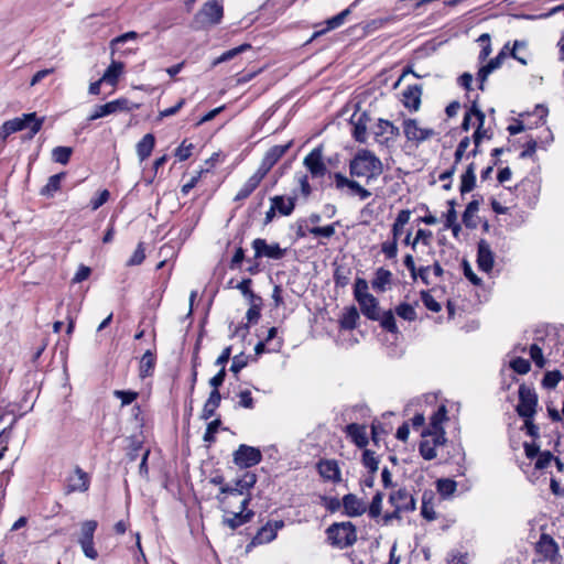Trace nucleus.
Returning <instances> with one entry per match:
<instances>
[{
  "label": "nucleus",
  "mask_w": 564,
  "mask_h": 564,
  "mask_svg": "<svg viewBox=\"0 0 564 564\" xmlns=\"http://www.w3.org/2000/svg\"><path fill=\"white\" fill-rule=\"evenodd\" d=\"M382 500H383V495L381 492H377L373 498H372V501L369 506V516L371 518H377L380 516L381 513V508H382Z\"/></svg>",
  "instance_id": "53"
},
{
  "label": "nucleus",
  "mask_w": 564,
  "mask_h": 564,
  "mask_svg": "<svg viewBox=\"0 0 564 564\" xmlns=\"http://www.w3.org/2000/svg\"><path fill=\"white\" fill-rule=\"evenodd\" d=\"M403 133L409 142H413L416 145L431 140L436 135L434 129L422 126L417 119H404L402 123Z\"/></svg>",
  "instance_id": "7"
},
{
  "label": "nucleus",
  "mask_w": 564,
  "mask_h": 564,
  "mask_svg": "<svg viewBox=\"0 0 564 564\" xmlns=\"http://www.w3.org/2000/svg\"><path fill=\"white\" fill-rule=\"evenodd\" d=\"M457 488V484L455 480L449 478H444L437 480V491L443 498L451 497Z\"/></svg>",
  "instance_id": "36"
},
{
  "label": "nucleus",
  "mask_w": 564,
  "mask_h": 564,
  "mask_svg": "<svg viewBox=\"0 0 564 564\" xmlns=\"http://www.w3.org/2000/svg\"><path fill=\"white\" fill-rule=\"evenodd\" d=\"M72 152L73 150L69 147H56L52 151V158L57 163L66 164L70 159Z\"/></svg>",
  "instance_id": "43"
},
{
  "label": "nucleus",
  "mask_w": 564,
  "mask_h": 564,
  "mask_svg": "<svg viewBox=\"0 0 564 564\" xmlns=\"http://www.w3.org/2000/svg\"><path fill=\"white\" fill-rule=\"evenodd\" d=\"M478 209H479L478 200H471L468 203V205L463 214V221L466 227H475V223L473 221V218L477 214Z\"/></svg>",
  "instance_id": "41"
},
{
  "label": "nucleus",
  "mask_w": 564,
  "mask_h": 564,
  "mask_svg": "<svg viewBox=\"0 0 564 564\" xmlns=\"http://www.w3.org/2000/svg\"><path fill=\"white\" fill-rule=\"evenodd\" d=\"M346 432L358 447H365L368 444V438L364 426L351 423L347 425Z\"/></svg>",
  "instance_id": "32"
},
{
  "label": "nucleus",
  "mask_w": 564,
  "mask_h": 564,
  "mask_svg": "<svg viewBox=\"0 0 564 564\" xmlns=\"http://www.w3.org/2000/svg\"><path fill=\"white\" fill-rule=\"evenodd\" d=\"M124 64L122 62L112 61L101 76V80L111 86H116L120 76L123 74Z\"/></svg>",
  "instance_id": "27"
},
{
  "label": "nucleus",
  "mask_w": 564,
  "mask_h": 564,
  "mask_svg": "<svg viewBox=\"0 0 564 564\" xmlns=\"http://www.w3.org/2000/svg\"><path fill=\"white\" fill-rule=\"evenodd\" d=\"M44 118L39 119L35 112L25 113L20 118L6 121L0 128V139H7L11 133L30 128L32 135L37 133L43 124Z\"/></svg>",
  "instance_id": "4"
},
{
  "label": "nucleus",
  "mask_w": 564,
  "mask_h": 564,
  "mask_svg": "<svg viewBox=\"0 0 564 564\" xmlns=\"http://www.w3.org/2000/svg\"><path fill=\"white\" fill-rule=\"evenodd\" d=\"M349 13H350V10L346 9V10L341 11L340 13H338L337 15L328 19L326 21L327 30H334V29L339 28L345 22V19L349 15Z\"/></svg>",
  "instance_id": "56"
},
{
  "label": "nucleus",
  "mask_w": 564,
  "mask_h": 564,
  "mask_svg": "<svg viewBox=\"0 0 564 564\" xmlns=\"http://www.w3.org/2000/svg\"><path fill=\"white\" fill-rule=\"evenodd\" d=\"M139 37V34L134 31H129L127 33H123L115 39H112L110 41V48H111V54L115 53V51L118 50V45L120 44H123L128 41H133V40H137Z\"/></svg>",
  "instance_id": "46"
},
{
  "label": "nucleus",
  "mask_w": 564,
  "mask_h": 564,
  "mask_svg": "<svg viewBox=\"0 0 564 564\" xmlns=\"http://www.w3.org/2000/svg\"><path fill=\"white\" fill-rule=\"evenodd\" d=\"M538 395L533 388L525 384L519 387V403L517 413L523 419H533L536 413Z\"/></svg>",
  "instance_id": "8"
},
{
  "label": "nucleus",
  "mask_w": 564,
  "mask_h": 564,
  "mask_svg": "<svg viewBox=\"0 0 564 564\" xmlns=\"http://www.w3.org/2000/svg\"><path fill=\"white\" fill-rule=\"evenodd\" d=\"M421 300L425 307L432 312L437 313L442 308L441 304L427 291L421 292Z\"/></svg>",
  "instance_id": "55"
},
{
  "label": "nucleus",
  "mask_w": 564,
  "mask_h": 564,
  "mask_svg": "<svg viewBox=\"0 0 564 564\" xmlns=\"http://www.w3.org/2000/svg\"><path fill=\"white\" fill-rule=\"evenodd\" d=\"M292 142H288L282 145H274L270 148L258 169H260L263 173L268 174L269 171L274 166V164L286 153V151L291 148Z\"/></svg>",
  "instance_id": "15"
},
{
  "label": "nucleus",
  "mask_w": 564,
  "mask_h": 564,
  "mask_svg": "<svg viewBox=\"0 0 564 564\" xmlns=\"http://www.w3.org/2000/svg\"><path fill=\"white\" fill-rule=\"evenodd\" d=\"M194 145L192 143H187L186 140H184L180 147L175 151V155L180 161H185L192 155Z\"/></svg>",
  "instance_id": "60"
},
{
  "label": "nucleus",
  "mask_w": 564,
  "mask_h": 564,
  "mask_svg": "<svg viewBox=\"0 0 564 564\" xmlns=\"http://www.w3.org/2000/svg\"><path fill=\"white\" fill-rule=\"evenodd\" d=\"M251 47L250 44H241L235 48H231L229 51L224 52L218 58H216L213 63V65H218L220 63L227 62L234 57H236L238 54L246 52Z\"/></svg>",
  "instance_id": "39"
},
{
  "label": "nucleus",
  "mask_w": 564,
  "mask_h": 564,
  "mask_svg": "<svg viewBox=\"0 0 564 564\" xmlns=\"http://www.w3.org/2000/svg\"><path fill=\"white\" fill-rule=\"evenodd\" d=\"M530 357L534 361L536 367H539V368L544 367L545 360L543 357V352H542V349L536 344L531 345Z\"/></svg>",
  "instance_id": "61"
},
{
  "label": "nucleus",
  "mask_w": 564,
  "mask_h": 564,
  "mask_svg": "<svg viewBox=\"0 0 564 564\" xmlns=\"http://www.w3.org/2000/svg\"><path fill=\"white\" fill-rule=\"evenodd\" d=\"M448 205H449V209L446 213V224H445V226H446V228H451V229H460V226L457 223V214H456V210H455V202L454 200H449Z\"/></svg>",
  "instance_id": "50"
},
{
  "label": "nucleus",
  "mask_w": 564,
  "mask_h": 564,
  "mask_svg": "<svg viewBox=\"0 0 564 564\" xmlns=\"http://www.w3.org/2000/svg\"><path fill=\"white\" fill-rule=\"evenodd\" d=\"M562 379V373L557 370L547 371L542 380V386L546 389H554Z\"/></svg>",
  "instance_id": "49"
},
{
  "label": "nucleus",
  "mask_w": 564,
  "mask_h": 564,
  "mask_svg": "<svg viewBox=\"0 0 564 564\" xmlns=\"http://www.w3.org/2000/svg\"><path fill=\"white\" fill-rule=\"evenodd\" d=\"M473 112L477 121V129L473 138L476 148H479L481 140L485 138L490 139V135L487 133V130L484 129L485 113L476 106V104L473 105Z\"/></svg>",
  "instance_id": "28"
},
{
  "label": "nucleus",
  "mask_w": 564,
  "mask_h": 564,
  "mask_svg": "<svg viewBox=\"0 0 564 564\" xmlns=\"http://www.w3.org/2000/svg\"><path fill=\"white\" fill-rule=\"evenodd\" d=\"M89 488V476L82 468L76 467L74 473L67 477L66 492H85Z\"/></svg>",
  "instance_id": "16"
},
{
  "label": "nucleus",
  "mask_w": 564,
  "mask_h": 564,
  "mask_svg": "<svg viewBox=\"0 0 564 564\" xmlns=\"http://www.w3.org/2000/svg\"><path fill=\"white\" fill-rule=\"evenodd\" d=\"M495 256L491 251L489 243L480 240L478 243L477 264L478 268L485 272H490L494 268Z\"/></svg>",
  "instance_id": "21"
},
{
  "label": "nucleus",
  "mask_w": 564,
  "mask_h": 564,
  "mask_svg": "<svg viewBox=\"0 0 564 564\" xmlns=\"http://www.w3.org/2000/svg\"><path fill=\"white\" fill-rule=\"evenodd\" d=\"M317 469L319 475L326 479L334 482L340 481V469L336 460L333 459H324L321 460L317 465Z\"/></svg>",
  "instance_id": "25"
},
{
  "label": "nucleus",
  "mask_w": 564,
  "mask_h": 564,
  "mask_svg": "<svg viewBox=\"0 0 564 564\" xmlns=\"http://www.w3.org/2000/svg\"><path fill=\"white\" fill-rule=\"evenodd\" d=\"M97 525V521L95 520L84 521L80 525L78 543L80 544L85 556L90 560H96L98 556V553L94 547V534Z\"/></svg>",
  "instance_id": "9"
},
{
  "label": "nucleus",
  "mask_w": 564,
  "mask_h": 564,
  "mask_svg": "<svg viewBox=\"0 0 564 564\" xmlns=\"http://www.w3.org/2000/svg\"><path fill=\"white\" fill-rule=\"evenodd\" d=\"M525 50H527V42L514 41L512 50L510 52V55L514 59H517L519 63H521L522 65H527L528 64L527 57H525V55L521 54V51H525Z\"/></svg>",
  "instance_id": "47"
},
{
  "label": "nucleus",
  "mask_w": 564,
  "mask_h": 564,
  "mask_svg": "<svg viewBox=\"0 0 564 564\" xmlns=\"http://www.w3.org/2000/svg\"><path fill=\"white\" fill-rule=\"evenodd\" d=\"M335 185L338 189H343L348 187L354 194L358 195L361 200H365L371 196V193L362 187L358 182L354 180H349L347 176L341 173L334 174Z\"/></svg>",
  "instance_id": "17"
},
{
  "label": "nucleus",
  "mask_w": 564,
  "mask_h": 564,
  "mask_svg": "<svg viewBox=\"0 0 564 564\" xmlns=\"http://www.w3.org/2000/svg\"><path fill=\"white\" fill-rule=\"evenodd\" d=\"M446 413H447V410H446L445 405L440 406L438 410L431 417L430 430H434V431L444 430L442 424L447 419Z\"/></svg>",
  "instance_id": "42"
},
{
  "label": "nucleus",
  "mask_w": 564,
  "mask_h": 564,
  "mask_svg": "<svg viewBox=\"0 0 564 564\" xmlns=\"http://www.w3.org/2000/svg\"><path fill=\"white\" fill-rule=\"evenodd\" d=\"M144 258H145V252H144L143 243L140 242L138 245L137 249L134 250L133 254L131 256V258L128 260L127 265H139L143 262Z\"/></svg>",
  "instance_id": "63"
},
{
  "label": "nucleus",
  "mask_w": 564,
  "mask_h": 564,
  "mask_svg": "<svg viewBox=\"0 0 564 564\" xmlns=\"http://www.w3.org/2000/svg\"><path fill=\"white\" fill-rule=\"evenodd\" d=\"M220 401H221V395H220L219 391L212 390L208 399L206 400V402L204 404V408H203V411L200 414V419H203V420L210 419L215 414L216 409L219 406Z\"/></svg>",
  "instance_id": "31"
},
{
  "label": "nucleus",
  "mask_w": 564,
  "mask_h": 564,
  "mask_svg": "<svg viewBox=\"0 0 564 564\" xmlns=\"http://www.w3.org/2000/svg\"><path fill=\"white\" fill-rule=\"evenodd\" d=\"M283 527V522L282 521H276L274 523V529L271 528V527H263L258 535H257V539L260 541V542H270L272 541L275 535H276V530L278 529H281Z\"/></svg>",
  "instance_id": "40"
},
{
  "label": "nucleus",
  "mask_w": 564,
  "mask_h": 564,
  "mask_svg": "<svg viewBox=\"0 0 564 564\" xmlns=\"http://www.w3.org/2000/svg\"><path fill=\"white\" fill-rule=\"evenodd\" d=\"M351 176L365 177L367 182L378 178L383 172L381 160L371 151L359 150L349 163Z\"/></svg>",
  "instance_id": "1"
},
{
  "label": "nucleus",
  "mask_w": 564,
  "mask_h": 564,
  "mask_svg": "<svg viewBox=\"0 0 564 564\" xmlns=\"http://www.w3.org/2000/svg\"><path fill=\"white\" fill-rule=\"evenodd\" d=\"M224 17L223 0H208L194 17L197 29H208L221 22Z\"/></svg>",
  "instance_id": "3"
},
{
  "label": "nucleus",
  "mask_w": 564,
  "mask_h": 564,
  "mask_svg": "<svg viewBox=\"0 0 564 564\" xmlns=\"http://www.w3.org/2000/svg\"><path fill=\"white\" fill-rule=\"evenodd\" d=\"M391 503L395 507L397 511H413L415 510V500L413 496L405 489H400L390 496Z\"/></svg>",
  "instance_id": "22"
},
{
  "label": "nucleus",
  "mask_w": 564,
  "mask_h": 564,
  "mask_svg": "<svg viewBox=\"0 0 564 564\" xmlns=\"http://www.w3.org/2000/svg\"><path fill=\"white\" fill-rule=\"evenodd\" d=\"M155 357L151 350H147L140 360V376L147 377L150 371L154 368Z\"/></svg>",
  "instance_id": "38"
},
{
  "label": "nucleus",
  "mask_w": 564,
  "mask_h": 564,
  "mask_svg": "<svg viewBox=\"0 0 564 564\" xmlns=\"http://www.w3.org/2000/svg\"><path fill=\"white\" fill-rule=\"evenodd\" d=\"M475 164L470 163L466 170V172L462 175L460 180V193L466 194L469 193L476 184V174H475Z\"/></svg>",
  "instance_id": "33"
},
{
  "label": "nucleus",
  "mask_w": 564,
  "mask_h": 564,
  "mask_svg": "<svg viewBox=\"0 0 564 564\" xmlns=\"http://www.w3.org/2000/svg\"><path fill=\"white\" fill-rule=\"evenodd\" d=\"M376 141L381 145H389L400 134V130L392 122L379 119L373 128Z\"/></svg>",
  "instance_id": "13"
},
{
  "label": "nucleus",
  "mask_w": 564,
  "mask_h": 564,
  "mask_svg": "<svg viewBox=\"0 0 564 564\" xmlns=\"http://www.w3.org/2000/svg\"><path fill=\"white\" fill-rule=\"evenodd\" d=\"M432 237H433V234L431 230H426V229H419L416 235H415V238L414 240L412 241L411 243V247L413 249H415L416 245L421 241L422 243H424L425 246H429L431 243V240H432Z\"/></svg>",
  "instance_id": "57"
},
{
  "label": "nucleus",
  "mask_w": 564,
  "mask_h": 564,
  "mask_svg": "<svg viewBox=\"0 0 564 564\" xmlns=\"http://www.w3.org/2000/svg\"><path fill=\"white\" fill-rule=\"evenodd\" d=\"M250 502V496L243 497L238 500V507L231 508V501L229 500V510H226L223 506L219 505V508L227 513L228 516H225L223 518V524L228 527L231 530H235L239 528L240 525L248 522L251 517L253 516L252 511H248L245 513V510L247 509L248 505Z\"/></svg>",
  "instance_id": "6"
},
{
  "label": "nucleus",
  "mask_w": 564,
  "mask_h": 564,
  "mask_svg": "<svg viewBox=\"0 0 564 564\" xmlns=\"http://www.w3.org/2000/svg\"><path fill=\"white\" fill-rule=\"evenodd\" d=\"M478 42L485 44L479 53V59L485 61L491 54L490 35L488 33L481 34L478 37Z\"/></svg>",
  "instance_id": "59"
},
{
  "label": "nucleus",
  "mask_w": 564,
  "mask_h": 564,
  "mask_svg": "<svg viewBox=\"0 0 564 564\" xmlns=\"http://www.w3.org/2000/svg\"><path fill=\"white\" fill-rule=\"evenodd\" d=\"M422 87L410 85L402 93V104L411 111H417L421 106Z\"/></svg>",
  "instance_id": "20"
},
{
  "label": "nucleus",
  "mask_w": 564,
  "mask_h": 564,
  "mask_svg": "<svg viewBox=\"0 0 564 564\" xmlns=\"http://www.w3.org/2000/svg\"><path fill=\"white\" fill-rule=\"evenodd\" d=\"M508 45L503 47V50L494 58H491L486 65L481 66L478 72V80L480 83L479 88L484 90V84L487 80L488 76L496 69H498L503 59L506 58V50Z\"/></svg>",
  "instance_id": "23"
},
{
  "label": "nucleus",
  "mask_w": 564,
  "mask_h": 564,
  "mask_svg": "<svg viewBox=\"0 0 564 564\" xmlns=\"http://www.w3.org/2000/svg\"><path fill=\"white\" fill-rule=\"evenodd\" d=\"M308 232L315 237L330 238L335 235V224L324 227H312L308 229Z\"/></svg>",
  "instance_id": "54"
},
{
  "label": "nucleus",
  "mask_w": 564,
  "mask_h": 564,
  "mask_svg": "<svg viewBox=\"0 0 564 564\" xmlns=\"http://www.w3.org/2000/svg\"><path fill=\"white\" fill-rule=\"evenodd\" d=\"M303 163L313 177H321L326 173V165L323 162V151L321 148L313 149L304 158Z\"/></svg>",
  "instance_id": "14"
},
{
  "label": "nucleus",
  "mask_w": 564,
  "mask_h": 564,
  "mask_svg": "<svg viewBox=\"0 0 564 564\" xmlns=\"http://www.w3.org/2000/svg\"><path fill=\"white\" fill-rule=\"evenodd\" d=\"M154 144H155V138L152 133H147L137 143V147H135L137 155L141 162L151 155V153L154 149Z\"/></svg>",
  "instance_id": "30"
},
{
  "label": "nucleus",
  "mask_w": 564,
  "mask_h": 564,
  "mask_svg": "<svg viewBox=\"0 0 564 564\" xmlns=\"http://www.w3.org/2000/svg\"><path fill=\"white\" fill-rule=\"evenodd\" d=\"M536 551L551 562H555L556 557H558V546L556 542L552 536L545 533L541 534L536 543Z\"/></svg>",
  "instance_id": "19"
},
{
  "label": "nucleus",
  "mask_w": 564,
  "mask_h": 564,
  "mask_svg": "<svg viewBox=\"0 0 564 564\" xmlns=\"http://www.w3.org/2000/svg\"><path fill=\"white\" fill-rule=\"evenodd\" d=\"M254 258H268L280 260L285 256L286 250L282 249L279 243L269 245L265 239L257 238L252 241Z\"/></svg>",
  "instance_id": "12"
},
{
  "label": "nucleus",
  "mask_w": 564,
  "mask_h": 564,
  "mask_svg": "<svg viewBox=\"0 0 564 564\" xmlns=\"http://www.w3.org/2000/svg\"><path fill=\"white\" fill-rule=\"evenodd\" d=\"M420 454L426 460H432L437 455L435 446L429 440L422 441L420 443Z\"/></svg>",
  "instance_id": "51"
},
{
  "label": "nucleus",
  "mask_w": 564,
  "mask_h": 564,
  "mask_svg": "<svg viewBox=\"0 0 564 564\" xmlns=\"http://www.w3.org/2000/svg\"><path fill=\"white\" fill-rule=\"evenodd\" d=\"M63 177L64 173L52 175L46 185L41 189V195L52 197L59 189Z\"/></svg>",
  "instance_id": "35"
},
{
  "label": "nucleus",
  "mask_w": 564,
  "mask_h": 564,
  "mask_svg": "<svg viewBox=\"0 0 564 564\" xmlns=\"http://www.w3.org/2000/svg\"><path fill=\"white\" fill-rule=\"evenodd\" d=\"M327 536L330 544L345 549L357 541L356 528L351 522L334 523L327 529Z\"/></svg>",
  "instance_id": "5"
},
{
  "label": "nucleus",
  "mask_w": 564,
  "mask_h": 564,
  "mask_svg": "<svg viewBox=\"0 0 564 564\" xmlns=\"http://www.w3.org/2000/svg\"><path fill=\"white\" fill-rule=\"evenodd\" d=\"M257 482V475L251 471H246L239 479L236 480L235 486H223L219 488V494L216 499L220 506L229 510V500L231 498H243L249 496L248 491Z\"/></svg>",
  "instance_id": "2"
},
{
  "label": "nucleus",
  "mask_w": 564,
  "mask_h": 564,
  "mask_svg": "<svg viewBox=\"0 0 564 564\" xmlns=\"http://www.w3.org/2000/svg\"><path fill=\"white\" fill-rule=\"evenodd\" d=\"M359 318V314L355 307L348 308L341 319H340V326L344 329H354L357 325V321Z\"/></svg>",
  "instance_id": "37"
},
{
  "label": "nucleus",
  "mask_w": 564,
  "mask_h": 564,
  "mask_svg": "<svg viewBox=\"0 0 564 564\" xmlns=\"http://www.w3.org/2000/svg\"><path fill=\"white\" fill-rule=\"evenodd\" d=\"M132 108V104L127 98H118L104 105L96 106L87 120L94 121L117 112L130 111Z\"/></svg>",
  "instance_id": "10"
},
{
  "label": "nucleus",
  "mask_w": 564,
  "mask_h": 564,
  "mask_svg": "<svg viewBox=\"0 0 564 564\" xmlns=\"http://www.w3.org/2000/svg\"><path fill=\"white\" fill-rule=\"evenodd\" d=\"M510 367L519 375H525L531 369L530 361L521 357L514 358L510 362Z\"/></svg>",
  "instance_id": "52"
},
{
  "label": "nucleus",
  "mask_w": 564,
  "mask_h": 564,
  "mask_svg": "<svg viewBox=\"0 0 564 564\" xmlns=\"http://www.w3.org/2000/svg\"><path fill=\"white\" fill-rule=\"evenodd\" d=\"M265 175L267 174L263 173L260 169H257V171L240 187L234 200L241 202L248 198L253 193V191L260 185Z\"/></svg>",
  "instance_id": "18"
},
{
  "label": "nucleus",
  "mask_w": 564,
  "mask_h": 564,
  "mask_svg": "<svg viewBox=\"0 0 564 564\" xmlns=\"http://www.w3.org/2000/svg\"><path fill=\"white\" fill-rule=\"evenodd\" d=\"M262 459V454L259 448L248 446L245 444L234 452V463L240 468H249L259 464Z\"/></svg>",
  "instance_id": "11"
},
{
  "label": "nucleus",
  "mask_w": 564,
  "mask_h": 564,
  "mask_svg": "<svg viewBox=\"0 0 564 564\" xmlns=\"http://www.w3.org/2000/svg\"><path fill=\"white\" fill-rule=\"evenodd\" d=\"M354 294L356 300L362 299L364 295H370L368 292V283L365 279L358 278L356 280Z\"/></svg>",
  "instance_id": "62"
},
{
  "label": "nucleus",
  "mask_w": 564,
  "mask_h": 564,
  "mask_svg": "<svg viewBox=\"0 0 564 564\" xmlns=\"http://www.w3.org/2000/svg\"><path fill=\"white\" fill-rule=\"evenodd\" d=\"M357 302L365 316L372 321H377L380 318L378 301L372 294L364 295V297L357 300Z\"/></svg>",
  "instance_id": "26"
},
{
  "label": "nucleus",
  "mask_w": 564,
  "mask_h": 564,
  "mask_svg": "<svg viewBox=\"0 0 564 564\" xmlns=\"http://www.w3.org/2000/svg\"><path fill=\"white\" fill-rule=\"evenodd\" d=\"M362 464L371 474H375L379 467V460L375 456V453L369 449H366L362 454Z\"/></svg>",
  "instance_id": "48"
},
{
  "label": "nucleus",
  "mask_w": 564,
  "mask_h": 564,
  "mask_svg": "<svg viewBox=\"0 0 564 564\" xmlns=\"http://www.w3.org/2000/svg\"><path fill=\"white\" fill-rule=\"evenodd\" d=\"M343 507L348 517H358L366 512V503L354 494L343 497Z\"/></svg>",
  "instance_id": "24"
},
{
  "label": "nucleus",
  "mask_w": 564,
  "mask_h": 564,
  "mask_svg": "<svg viewBox=\"0 0 564 564\" xmlns=\"http://www.w3.org/2000/svg\"><path fill=\"white\" fill-rule=\"evenodd\" d=\"M247 364H248V359L243 354L236 355L232 358L230 371H232L235 375H237L247 366Z\"/></svg>",
  "instance_id": "64"
},
{
  "label": "nucleus",
  "mask_w": 564,
  "mask_h": 564,
  "mask_svg": "<svg viewBox=\"0 0 564 564\" xmlns=\"http://www.w3.org/2000/svg\"><path fill=\"white\" fill-rule=\"evenodd\" d=\"M220 426V420L216 419L208 423L207 429L204 434V442L206 443H213L215 441V434L217 433L218 429Z\"/></svg>",
  "instance_id": "58"
},
{
  "label": "nucleus",
  "mask_w": 564,
  "mask_h": 564,
  "mask_svg": "<svg viewBox=\"0 0 564 564\" xmlns=\"http://www.w3.org/2000/svg\"><path fill=\"white\" fill-rule=\"evenodd\" d=\"M391 278H392V273L389 270H387L384 268H379L376 271V275L372 281V288L378 291H384L386 286L388 284H390Z\"/></svg>",
  "instance_id": "34"
},
{
  "label": "nucleus",
  "mask_w": 564,
  "mask_h": 564,
  "mask_svg": "<svg viewBox=\"0 0 564 564\" xmlns=\"http://www.w3.org/2000/svg\"><path fill=\"white\" fill-rule=\"evenodd\" d=\"M271 205L273 209L279 212L283 216H289L292 214L295 207V198L293 197H284V196H274L271 199Z\"/></svg>",
  "instance_id": "29"
},
{
  "label": "nucleus",
  "mask_w": 564,
  "mask_h": 564,
  "mask_svg": "<svg viewBox=\"0 0 564 564\" xmlns=\"http://www.w3.org/2000/svg\"><path fill=\"white\" fill-rule=\"evenodd\" d=\"M381 326L390 333H398V326L392 311H387L380 314Z\"/></svg>",
  "instance_id": "44"
},
{
  "label": "nucleus",
  "mask_w": 564,
  "mask_h": 564,
  "mask_svg": "<svg viewBox=\"0 0 564 564\" xmlns=\"http://www.w3.org/2000/svg\"><path fill=\"white\" fill-rule=\"evenodd\" d=\"M395 314L409 322L416 319V312L414 307L408 303H401L395 307Z\"/></svg>",
  "instance_id": "45"
}]
</instances>
